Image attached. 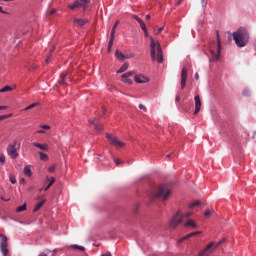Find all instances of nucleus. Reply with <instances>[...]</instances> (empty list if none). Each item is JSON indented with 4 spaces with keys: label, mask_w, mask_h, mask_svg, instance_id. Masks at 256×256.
Returning <instances> with one entry per match:
<instances>
[{
    "label": "nucleus",
    "mask_w": 256,
    "mask_h": 256,
    "mask_svg": "<svg viewBox=\"0 0 256 256\" xmlns=\"http://www.w3.org/2000/svg\"><path fill=\"white\" fill-rule=\"evenodd\" d=\"M184 226L191 227L192 229H197V224L193 220H188Z\"/></svg>",
    "instance_id": "21"
},
{
    "label": "nucleus",
    "mask_w": 256,
    "mask_h": 256,
    "mask_svg": "<svg viewBox=\"0 0 256 256\" xmlns=\"http://www.w3.org/2000/svg\"><path fill=\"white\" fill-rule=\"evenodd\" d=\"M9 117H13V114L1 115L0 116V121H4V119H9Z\"/></svg>",
    "instance_id": "37"
},
{
    "label": "nucleus",
    "mask_w": 256,
    "mask_h": 256,
    "mask_svg": "<svg viewBox=\"0 0 256 256\" xmlns=\"http://www.w3.org/2000/svg\"><path fill=\"white\" fill-rule=\"evenodd\" d=\"M115 57H116L117 59H119L120 61H123V59L126 58L125 55H124L123 53H121L119 50H116V51H115Z\"/></svg>",
    "instance_id": "23"
},
{
    "label": "nucleus",
    "mask_w": 256,
    "mask_h": 256,
    "mask_svg": "<svg viewBox=\"0 0 256 256\" xmlns=\"http://www.w3.org/2000/svg\"><path fill=\"white\" fill-rule=\"evenodd\" d=\"M106 139L108 140L110 145H113L114 147H125V144L122 141H120L119 138L115 137L113 134L106 133Z\"/></svg>",
    "instance_id": "8"
},
{
    "label": "nucleus",
    "mask_w": 256,
    "mask_h": 256,
    "mask_svg": "<svg viewBox=\"0 0 256 256\" xmlns=\"http://www.w3.org/2000/svg\"><path fill=\"white\" fill-rule=\"evenodd\" d=\"M149 19H151V15H146V20H149Z\"/></svg>",
    "instance_id": "57"
},
{
    "label": "nucleus",
    "mask_w": 256,
    "mask_h": 256,
    "mask_svg": "<svg viewBox=\"0 0 256 256\" xmlns=\"http://www.w3.org/2000/svg\"><path fill=\"white\" fill-rule=\"evenodd\" d=\"M71 249H78L79 251H85V247L79 246V245H77V244L72 245V246H71Z\"/></svg>",
    "instance_id": "34"
},
{
    "label": "nucleus",
    "mask_w": 256,
    "mask_h": 256,
    "mask_svg": "<svg viewBox=\"0 0 256 256\" xmlns=\"http://www.w3.org/2000/svg\"><path fill=\"white\" fill-rule=\"evenodd\" d=\"M133 18L139 23L142 31H145L147 29V25H145V22H143V20L139 18V16L134 15Z\"/></svg>",
    "instance_id": "17"
},
{
    "label": "nucleus",
    "mask_w": 256,
    "mask_h": 256,
    "mask_svg": "<svg viewBox=\"0 0 256 256\" xmlns=\"http://www.w3.org/2000/svg\"><path fill=\"white\" fill-rule=\"evenodd\" d=\"M170 195H171V190L166 186H161L157 189L156 192H154L153 197L155 199H162V201H167Z\"/></svg>",
    "instance_id": "5"
},
{
    "label": "nucleus",
    "mask_w": 256,
    "mask_h": 256,
    "mask_svg": "<svg viewBox=\"0 0 256 256\" xmlns=\"http://www.w3.org/2000/svg\"><path fill=\"white\" fill-rule=\"evenodd\" d=\"M117 27H119V20H117L112 27L110 37L113 39H115V31H117Z\"/></svg>",
    "instance_id": "19"
},
{
    "label": "nucleus",
    "mask_w": 256,
    "mask_h": 256,
    "mask_svg": "<svg viewBox=\"0 0 256 256\" xmlns=\"http://www.w3.org/2000/svg\"><path fill=\"white\" fill-rule=\"evenodd\" d=\"M232 36L237 47H245L249 43V32L245 28H239Z\"/></svg>",
    "instance_id": "2"
},
{
    "label": "nucleus",
    "mask_w": 256,
    "mask_h": 256,
    "mask_svg": "<svg viewBox=\"0 0 256 256\" xmlns=\"http://www.w3.org/2000/svg\"><path fill=\"white\" fill-rule=\"evenodd\" d=\"M99 119L95 118L93 120H90V123L92 125H94V129H96V131H103V125L98 124Z\"/></svg>",
    "instance_id": "15"
},
{
    "label": "nucleus",
    "mask_w": 256,
    "mask_h": 256,
    "mask_svg": "<svg viewBox=\"0 0 256 256\" xmlns=\"http://www.w3.org/2000/svg\"><path fill=\"white\" fill-rule=\"evenodd\" d=\"M210 53L212 59L210 61H217L221 55V40L219 39V31H217V43H213L210 46Z\"/></svg>",
    "instance_id": "3"
},
{
    "label": "nucleus",
    "mask_w": 256,
    "mask_h": 256,
    "mask_svg": "<svg viewBox=\"0 0 256 256\" xmlns=\"http://www.w3.org/2000/svg\"><path fill=\"white\" fill-rule=\"evenodd\" d=\"M143 32H144V37H149V31L147 30V28L146 30H143Z\"/></svg>",
    "instance_id": "49"
},
{
    "label": "nucleus",
    "mask_w": 256,
    "mask_h": 256,
    "mask_svg": "<svg viewBox=\"0 0 256 256\" xmlns=\"http://www.w3.org/2000/svg\"><path fill=\"white\" fill-rule=\"evenodd\" d=\"M139 109H142L143 111H147V108L145 107V105L140 104L139 105Z\"/></svg>",
    "instance_id": "48"
},
{
    "label": "nucleus",
    "mask_w": 256,
    "mask_h": 256,
    "mask_svg": "<svg viewBox=\"0 0 256 256\" xmlns=\"http://www.w3.org/2000/svg\"><path fill=\"white\" fill-rule=\"evenodd\" d=\"M67 77H69V73H62L60 75V80H59L60 85H65V81L67 80Z\"/></svg>",
    "instance_id": "20"
},
{
    "label": "nucleus",
    "mask_w": 256,
    "mask_h": 256,
    "mask_svg": "<svg viewBox=\"0 0 256 256\" xmlns=\"http://www.w3.org/2000/svg\"><path fill=\"white\" fill-rule=\"evenodd\" d=\"M123 83H127V85H131L133 83V80L130 78H122Z\"/></svg>",
    "instance_id": "36"
},
{
    "label": "nucleus",
    "mask_w": 256,
    "mask_h": 256,
    "mask_svg": "<svg viewBox=\"0 0 256 256\" xmlns=\"http://www.w3.org/2000/svg\"><path fill=\"white\" fill-rule=\"evenodd\" d=\"M24 175H26V177H31V175H33V173L31 172V166H26L24 168Z\"/></svg>",
    "instance_id": "25"
},
{
    "label": "nucleus",
    "mask_w": 256,
    "mask_h": 256,
    "mask_svg": "<svg viewBox=\"0 0 256 256\" xmlns=\"http://www.w3.org/2000/svg\"><path fill=\"white\" fill-rule=\"evenodd\" d=\"M175 101L176 103H179L181 101V96L179 94L176 95Z\"/></svg>",
    "instance_id": "46"
},
{
    "label": "nucleus",
    "mask_w": 256,
    "mask_h": 256,
    "mask_svg": "<svg viewBox=\"0 0 256 256\" xmlns=\"http://www.w3.org/2000/svg\"><path fill=\"white\" fill-rule=\"evenodd\" d=\"M72 21L73 23H75V25H77V27H83V25H86V23H89V19L73 18Z\"/></svg>",
    "instance_id": "14"
},
{
    "label": "nucleus",
    "mask_w": 256,
    "mask_h": 256,
    "mask_svg": "<svg viewBox=\"0 0 256 256\" xmlns=\"http://www.w3.org/2000/svg\"><path fill=\"white\" fill-rule=\"evenodd\" d=\"M196 235H201V231H197V232H192L184 237H182L179 240V243H183V241H186V239H190V237H195Z\"/></svg>",
    "instance_id": "16"
},
{
    "label": "nucleus",
    "mask_w": 256,
    "mask_h": 256,
    "mask_svg": "<svg viewBox=\"0 0 256 256\" xmlns=\"http://www.w3.org/2000/svg\"><path fill=\"white\" fill-rule=\"evenodd\" d=\"M39 102L32 103L31 105L27 106L26 108L23 109V111H29L31 109H35V107H39Z\"/></svg>",
    "instance_id": "26"
},
{
    "label": "nucleus",
    "mask_w": 256,
    "mask_h": 256,
    "mask_svg": "<svg viewBox=\"0 0 256 256\" xmlns=\"http://www.w3.org/2000/svg\"><path fill=\"white\" fill-rule=\"evenodd\" d=\"M194 103H195L194 115H197L199 111H201V97H199V95H196L194 97Z\"/></svg>",
    "instance_id": "12"
},
{
    "label": "nucleus",
    "mask_w": 256,
    "mask_h": 256,
    "mask_svg": "<svg viewBox=\"0 0 256 256\" xmlns=\"http://www.w3.org/2000/svg\"><path fill=\"white\" fill-rule=\"evenodd\" d=\"M55 13H57V10H52V11H50V15H55Z\"/></svg>",
    "instance_id": "52"
},
{
    "label": "nucleus",
    "mask_w": 256,
    "mask_h": 256,
    "mask_svg": "<svg viewBox=\"0 0 256 256\" xmlns=\"http://www.w3.org/2000/svg\"><path fill=\"white\" fill-rule=\"evenodd\" d=\"M13 88L11 86H5L4 88L0 89V93H7V91H12Z\"/></svg>",
    "instance_id": "33"
},
{
    "label": "nucleus",
    "mask_w": 256,
    "mask_h": 256,
    "mask_svg": "<svg viewBox=\"0 0 256 256\" xmlns=\"http://www.w3.org/2000/svg\"><path fill=\"white\" fill-rule=\"evenodd\" d=\"M39 155H40L41 161H48L49 160V156H47V154H45L43 152H39Z\"/></svg>",
    "instance_id": "30"
},
{
    "label": "nucleus",
    "mask_w": 256,
    "mask_h": 256,
    "mask_svg": "<svg viewBox=\"0 0 256 256\" xmlns=\"http://www.w3.org/2000/svg\"><path fill=\"white\" fill-rule=\"evenodd\" d=\"M134 81L136 83H149V78L140 74V75H135L134 76Z\"/></svg>",
    "instance_id": "13"
},
{
    "label": "nucleus",
    "mask_w": 256,
    "mask_h": 256,
    "mask_svg": "<svg viewBox=\"0 0 256 256\" xmlns=\"http://www.w3.org/2000/svg\"><path fill=\"white\" fill-rule=\"evenodd\" d=\"M223 243V240L219 241L218 243L215 242H211L210 244H208L205 249H203L198 256H209L211 255V253H213L215 251V249H217V247H219V245H221Z\"/></svg>",
    "instance_id": "6"
},
{
    "label": "nucleus",
    "mask_w": 256,
    "mask_h": 256,
    "mask_svg": "<svg viewBox=\"0 0 256 256\" xmlns=\"http://www.w3.org/2000/svg\"><path fill=\"white\" fill-rule=\"evenodd\" d=\"M25 209H27V204H23V205L19 206L16 209V211H17V213H21V212L25 211Z\"/></svg>",
    "instance_id": "32"
},
{
    "label": "nucleus",
    "mask_w": 256,
    "mask_h": 256,
    "mask_svg": "<svg viewBox=\"0 0 256 256\" xmlns=\"http://www.w3.org/2000/svg\"><path fill=\"white\" fill-rule=\"evenodd\" d=\"M182 217H183V219H185V217L186 218L191 217V212H188L186 214H182Z\"/></svg>",
    "instance_id": "47"
},
{
    "label": "nucleus",
    "mask_w": 256,
    "mask_h": 256,
    "mask_svg": "<svg viewBox=\"0 0 256 256\" xmlns=\"http://www.w3.org/2000/svg\"><path fill=\"white\" fill-rule=\"evenodd\" d=\"M41 127V129H45V130H49V129H51V126H49V125H41L40 126Z\"/></svg>",
    "instance_id": "43"
},
{
    "label": "nucleus",
    "mask_w": 256,
    "mask_h": 256,
    "mask_svg": "<svg viewBox=\"0 0 256 256\" xmlns=\"http://www.w3.org/2000/svg\"><path fill=\"white\" fill-rule=\"evenodd\" d=\"M3 109H8L7 106H0V111H3Z\"/></svg>",
    "instance_id": "53"
},
{
    "label": "nucleus",
    "mask_w": 256,
    "mask_h": 256,
    "mask_svg": "<svg viewBox=\"0 0 256 256\" xmlns=\"http://www.w3.org/2000/svg\"><path fill=\"white\" fill-rule=\"evenodd\" d=\"M183 221V214H181V211H178L171 220V227H176Z\"/></svg>",
    "instance_id": "10"
},
{
    "label": "nucleus",
    "mask_w": 256,
    "mask_h": 256,
    "mask_svg": "<svg viewBox=\"0 0 256 256\" xmlns=\"http://www.w3.org/2000/svg\"><path fill=\"white\" fill-rule=\"evenodd\" d=\"M55 50V48L51 49L50 51L53 52Z\"/></svg>",
    "instance_id": "62"
},
{
    "label": "nucleus",
    "mask_w": 256,
    "mask_h": 256,
    "mask_svg": "<svg viewBox=\"0 0 256 256\" xmlns=\"http://www.w3.org/2000/svg\"><path fill=\"white\" fill-rule=\"evenodd\" d=\"M114 163L116 164V165H121V164H123V161H121L120 159H114Z\"/></svg>",
    "instance_id": "42"
},
{
    "label": "nucleus",
    "mask_w": 256,
    "mask_h": 256,
    "mask_svg": "<svg viewBox=\"0 0 256 256\" xmlns=\"http://www.w3.org/2000/svg\"><path fill=\"white\" fill-rule=\"evenodd\" d=\"M9 180L12 183V185H15V183H17V179L12 174L9 175Z\"/></svg>",
    "instance_id": "35"
},
{
    "label": "nucleus",
    "mask_w": 256,
    "mask_h": 256,
    "mask_svg": "<svg viewBox=\"0 0 256 256\" xmlns=\"http://www.w3.org/2000/svg\"><path fill=\"white\" fill-rule=\"evenodd\" d=\"M150 53L152 61H158V63H163V50L161 49V44L159 40L150 37Z\"/></svg>",
    "instance_id": "1"
},
{
    "label": "nucleus",
    "mask_w": 256,
    "mask_h": 256,
    "mask_svg": "<svg viewBox=\"0 0 256 256\" xmlns=\"http://www.w3.org/2000/svg\"><path fill=\"white\" fill-rule=\"evenodd\" d=\"M38 256H47V255H38Z\"/></svg>",
    "instance_id": "63"
},
{
    "label": "nucleus",
    "mask_w": 256,
    "mask_h": 256,
    "mask_svg": "<svg viewBox=\"0 0 256 256\" xmlns=\"http://www.w3.org/2000/svg\"><path fill=\"white\" fill-rule=\"evenodd\" d=\"M164 27H160L157 30H154V35H159V33H161V31H163Z\"/></svg>",
    "instance_id": "39"
},
{
    "label": "nucleus",
    "mask_w": 256,
    "mask_h": 256,
    "mask_svg": "<svg viewBox=\"0 0 256 256\" xmlns=\"http://www.w3.org/2000/svg\"><path fill=\"white\" fill-rule=\"evenodd\" d=\"M91 0H76L73 4L68 5V9L75 11V9L82 8L84 11L89 7Z\"/></svg>",
    "instance_id": "7"
},
{
    "label": "nucleus",
    "mask_w": 256,
    "mask_h": 256,
    "mask_svg": "<svg viewBox=\"0 0 256 256\" xmlns=\"http://www.w3.org/2000/svg\"><path fill=\"white\" fill-rule=\"evenodd\" d=\"M209 0H201V5L202 7H207V3H208Z\"/></svg>",
    "instance_id": "41"
},
{
    "label": "nucleus",
    "mask_w": 256,
    "mask_h": 256,
    "mask_svg": "<svg viewBox=\"0 0 256 256\" xmlns=\"http://www.w3.org/2000/svg\"><path fill=\"white\" fill-rule=\"evenodd\" d=\"M186 85H187V69L183 67L181 71V81H180L181 89L182 90L185 89Z\"/></svg>",
    "instance_id": "11"
},
{
    "label": "nucleus",
    "mask_w": 256,
    "mask_h": 256,
    "mask_svg": "<svg viewBox=\"0 0 256 256\" xmlns=\"http://www.w3.org/2000/svg\"><path fill=\"white\" fill-rule=\"evenodd\" d=\"M133 75H135V72H133V71L124 73V74L122 75V79H127V78H129V77H133Z\"/></svg>",
    "instance_id": "29"
},
{
    "label": "nucleus",
    "mask_w": 256,
    "mask_h": 256,
    "mask_svg": "<svg viewBox=\"0 0 256 256\" xmlns=\"http://www.w3.org/2000/svg\"><path fill=\"white\" fill-rule=\"evenodd\" d=\"M29 191H33V187H30V188H29Z\"/></svg>",
    "instance_id": "60"
},
{
    "label": "nucleus",
    "mask_w": 256,
    "mask_h": 256,
    "mask_svg": "<svg viewBox=\"0 0 256 256\" xmlns=\"http://www.w3.org/2000/svg\"><path fill=\"white\" fill-rule=\"evenodd\" d=\"M32 145L34 147H38V149H41L42 151H47L49 149V146L47 144H41V143L34 142V143H32Z\"/></svg>",
    "instance_id": "18"
},
{
    "label": "nucleus",
    "mask_w": 256,
    "mask_h": 256,
    "mask_svg": "<svg viewBox=\"0 0 256 256\" xmlns=\"http://www.w3.org/2000/svg\"><path fill=\"white\" fill-rule=\"evenodd\" d=\"M37 133H39V134L45 133V130H38Z\"/></svg>",
    "instance_id": "55"
},
{
    "label": "nucleus",
    "mask_w": 256,
    "mask_h": 256,
    "mask_svg": "<svg viewBox=\"0 0 256 256\" xmlns=\"http://www.w3.org/2000/svg\"><path fill=\"white\" fill-rule=\"evenodd\" d=\"M39 191H43V188H41Z\"/></svg>",
    "instance_id": "64"
},
{
    "label": "nucleus",
    "mask_w": 256,
    "mask_h": 256,
    "mask_svg": "<svg viewBox=\"0 0 256 256\" xmlns=\"http://www.w3.org/2000/svg\"><path fill=\"white\" fill-rule=\"evenodd\" d=\"M1 237V244H0V249H1V253L4 256L9 255V249L7 248V236L0 234Z\"/></svg>",
    "instance_id": "9"
},
{
    "label": "nucleus",
    "mask_w": 256,
    "mask_h": 256,
    "mask_svg": "<svg viewBox=\"0 0 256 256\" xmlns=\"http://www.w3.org/2000/svg\"><path fill=\"white\" fill-rule=\"evenodd\" d=\"M194 78L196 79V81H199V73H196Z\"/></svg>",
    "instance_id": "50"
},
{
    "label": "nucleus",
    "mask_w": 256,
    "mask_h": 256,
    "mask_svg": "<svg viewBox=\"0 0 256 256\" xmlns=\"http://www.w3.org/2000/svg\"><path fill=\"white\" fill-rule=\"evenodd\" d=\"M0 13L6 14L7 12L3 11V8L0 6Z\"/></svg>",
    "instance_id": "54"
},
{
    "label": "nucleus",
    "mask_w": 256,
    "mask_h": 256,
    "mask_svg": "<svg viewBox=\"0 0 256 256\" xmlns=\"http://www.w3.org/2000/svg\"><path fill=\"white\" fill-rule=\"evenodd\" d=\"M53 183H55V177L50 178V181H49L48 185L44 188V191H49V189L51 188Z\"/></svg>",
    "instance_id": "27"
},
{
    "label": "nucleus",
    "mask_w": 256,
    "mask_h": 256,
    "mask_svg": "<svg viewBox=\"0 0 256 256\" xmlns=\"http://www.w3.org/2000/svg\"><path fill=\"white\" fill-rule=\"evenodd\" d=\"M243 95L247 96V94L245 93V91L243 92Z\"/></svg>",
    "instance_id": "61"
},
{
    "label": "nucleus",
    "mask_w": 256,
    "mask_h": 256,
    "mask_svg": "<svg viewBox=\"0 0 256 256\" xmlns=\"http://www.w3.org/2000/svg\"><path fill=\"white\" fill-rule=\"evenodd\" d=\"M44 204H45V200L38 202L34 207V210H33L34 213H37V211H39V209H41V207H43Z\"/></svg>",
    "instance_id": "22"
},
{
    "label": "nucleus",
    "mask_w": 256,
    "mask_h": 256,
    "mask_svg": "<svg viewBox=\"0 0 256 256\" xmlns=\"http://www.w3.org/2000/svg\"><path fill=\"white\" fill-rule=\"evenodd\" d=\"M199 205H201V201L196 200L195 202L189 204L188 207H189V209H193V208H195V207H199Z\"/></svg>",
    "instance_id": "28"
},
{
    "label": "nucleus",
    "mask_w": 256,
    "mask_h": 256,
    "mask_svg": "<svg viewBox=\"0 0 256 256\" xmlns=\"http://www.w3.org/2000/svg\"><path fill=\"white\" fill-rule=\"evenodd\" d=\"M48 171H49V173L55 172V166H50V167L48 168Z\"/></svg>",
    "instance_id": "44"
},
{
    "label": "nucleus",
    "mask_w": 256,
    "mask_h": 256,
    "mask_svg": "<svg viewBox=\"0 0 256 256\" xmlns=\"http://www.w3.org/2000/svg\"><path fill=\"white\" fill-rule=\"evenodd\" d=\"M51 57L52 55H48L47 58L45 59V63L49 64V62L51 61Z\"/></svg>",
    "instance_id": "45"
},
{
    "label": "nucleus",
    "mask_w": 256,
    "mask_h": 256,
    "mask_svg": "<svg viewBox=\"0 0 256 256\" xmlns=\"http://www.w3.org/2000/svg\"><path fill=\"white\" fill-rule=\"evenodd\" d=\"M113 41H115V38L110 37V40H109V43H108V53H111V49L113 47Z\"/></svg>",
    "instance_id": "31"
},
{
    "label": "nucleus",
    "mask_w": 256,
    "mask_h": 256,
    "mask_svg": "<svg viewBox=\"0 0 256 256\" xmlns=\"http://www.w3.org/2000/svg\"><path fill=\"white\" fill-rule=\"evenodd\" d=\"M213 213V211L211 210H206L205 213H204V216L206 217H211V214Z\"/></svg>",
    "instance_id": "40"
},
{
    "label": "nucleus",
    "mask_w": 256,
    "mask_h": 256,
    "mask_svg": "<svg viewBox=\"0 0 256 256\" xmlns=\"http://www.w3.org/2000/svg\"><path fill=\"white\" fill-rule=\"evenodd\" d=\"M2 201H9L8 199H5L4 197H1Z\"/></svg>",
    "instance_id": "58"
},
{
    "label": "nucleus",
    "mask_w": 256,
    "mask_h": 256,
    "mask_svg": "<svg viewBox=\"0 0 256 256\" xmlns=\"http://www.w3.org/2000/svg\"><path fill=\"white\" fill-rule=\"evenodd\" d=\"M0 163H2V165H5V155L0 154Z\"/></svg>",
    "instance_id": "38"
},
{
    "label": "nucleus",
    "mask_w": 256,
    "mask_h": 256,
    "mask_svg": "<svg viewBox=\"0 0 256 256\" xmlns=\"http://www.w3.org/2000/svg\"><path fill=\"white\" fill-rule=\"evenodd\" d=\"M127 69H129V63H125L123 64L120 69L117 71V73H125V71H127Z\"/></svg>",
    "instance_id": "24"
},
{
    "label": "nucleus",
    "mask_w": 256,
    "mask_h": 256,
    "mask_svg": "<svg viewBox=\"0 0 256 256\" xmlns=\"http://www.w3.org/2000/svg\"><path fill=\"white\" fill-rule=\"evenodd\" d=\"M23 183H26L25 178L20 179V184L23 185Z\"/></svg>",
    "instance_id": "51"
},
{
    "label": "nucleus",
    "mask_w": 256,
    "mask_h": 256,
    "mask_svg": "<svg viewBox=\"0 0 256 256\" xmlns=\"http://www.w3.org/2000/svg\"><path fill=\"white\" fill-rule=\"evenodd\" d=\"M21 149V143L17 140H13L8 146H7V153L9 157L12 159H17L19 157V150Z\"/></svg>",
    "instance_id": "4"
},
{
    "label": "nucleus",
    "mask_w": 256,
    "mask_h": 256,
    "mask_svg": "<svg viewBox=\"0 0 256 256\" xmlns=\"http://www.w3.org/2000/svg\"><path fill=\"white\" fill-rule=\"evenodd\" d=\"M167 158L171 157V154L166 155Z\"/></svg>",
    "instance_id": "59"
},
{
    "label": "nucleus",
    "mask_w": 256,
    "mask_h": 256,
    "mask_svg": "<svg viewBox=\"0 0 256 256\" xmlns=\"http://www.w3.org/2000/svg\"><path fill=\"white\" fill-rule=\"evenodd\" d=\"M181 3H183V0H179L176 5H181Z\"/></svg>",
    "instance_id": "56"
}]
</instances>
